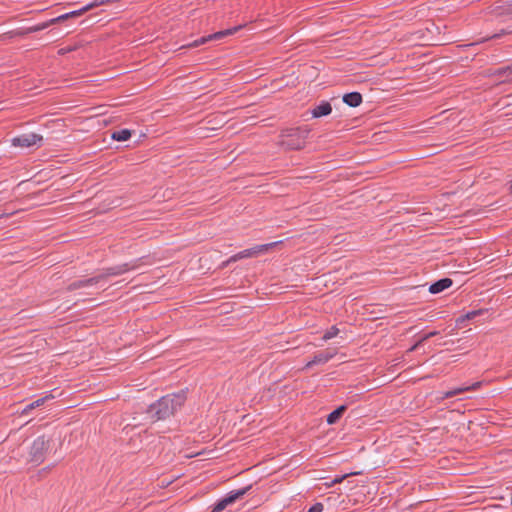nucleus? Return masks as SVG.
I'll return each mask as SVG.
<instances>
[{
  "label": "nucleus",
  "instance_id": "1",
  "mask_svg": "<svg viewBox=\"0 0 512 512\" xmlns=\"http://www.w3.org/2000/svg\"><path fill=\"white\" fill-rule=\"evenodd\" d=\"M187 400V389L162 396L150 404L145 413L151 422L164 421L182 409Z\"/></svg>",
  "mask_w": 512,
  "mask_h": 512
},
{
  "label": "nucleus",
  "instance_id": "2",
  "mask_svg": "<svg viewBox=\"0 0 512 512\" xmlns=\"http://www.w3.org/2000/svg\"><path fill=\"white\" fill-rule=\"evenodd\" d=\"M310 133L307 127L287 128L281 131L280 144L288 150H301L306 144V139Z\"/></svg>",
  "mask_w": 512,
  "mask_h": 512
},
{
  "label": "nucleus",
  "instance_id": "3",
  "mask_svg": "<svg viewBox=\"0 0 512 512\" xmlns=\"http://www.w3.org/2000/svg\"><path fill=\"white\" fill-rule=\"evenodd\" d=\"M50 446L51 440L49 438H46L44 435L37 437L30 447V462L35 463L36 465L41 464L44 461Z\"/></svg>",
  "mask_w": 512,
  "mask_h": 512
},
{
  "label": "nucleus",
  "instance_id": "4",
  "mask_svg": "<svg viewBox=\"0 0 512 512\" xmlns=\"http://www.w3.org/2000/svg\"><path fill=\"white\" fill-rule=\"evenodd\" d=\"M145 257H141L138 259H134L130 262L103 268L101 273L97 275V277H101V281L106 280L110 276H119L128 271L137 269L141 264H143V259Z\"/></svg>",
  "mask_w": 512,
  "mask_h": 512
},
{
  "label": "nucleus",
  "instance_id": "5",
  "mask_svg": "<svg viewBox=\"0 0 512 512\" xmlns=\"http://www.w3.org/2000/svg\"><path fill=\"white\" fill-rule=\"evenodd\" d=\"M244 26H245V24H240V25L234 26L232 28H228V29H225V30H221V31L212 33V34L207 35V36H202L199 39H196L192 43L188 44L187 47L188 48H195V47H198L200 45H204V44H206V43H208V42H210L212 40H222L223 38H225L227 36L234 35L236 32L241 30Z\"/></svg>",
  "mask_w": 512,
  "mask_h": 512
},
{
  "label": "nucleus",
  "instance_id": "6",
  "mask_svg": "<svg viewBox=\"0 0 512 512\" xmlns=\"http://www.w3.org/2000/svg\"><path fill=\"white\" fill-rule=\"evenodd\" d=\"M282 243V241H277L268 244L256 245L252 248L245 249L241 252H238L231 256V261H239L244 258H253L257 257L260 254H264L268 252L270 249L274 248L278 244Z\"/></svg>",
  "mask_w": 512,
  "mask_h": 512
},
{
  "label": "nucleus",
  "instance_id": "7",
  "mask_svg": "<svg viewBox=\"0 0 512 512\" xmlns=\"http://www.w3.org/2000/svg\"><path fill=\"white\" fill-rule=\"evenodd\" d=\"M12 145L15 147L21 148H29L32 146H41L43 142V137L36 133H25L21 134L17 137H14L12 140Z\"/></svg>",
  "mask_w": 512,
  "mask_h": 512
},
{
  "label": "nucleus",
  "instance_id": "8",
  "mask_svg": "<svg viewBox=\"0 0 512 512\" xmlns=\"http://www.w3.org/2000/svg\"><path fill=\"white\" fill-rule=\"evenodd\" d=\"M337 354V350L336 349H326V350H323V351H319L317 352L312 360H310L305 368H310L314 365H318V364H325L327 363L328 361H330L335 355Z\"/></svg>",
  "mask_w": 512,
  "mask_h": 512
},
{
  "label": "nucleus",
  "instance_id": "9",
  "mask_svg": "<svg viewBox=\"0 0 512 512\" xmlns=\"http://www.w3.org/2000/svg\"><path fill=\"white\" fill-rule=\"evenodd\" d=\"M99 282H101V277H97V275H95V276L87 278V279H80V280L73 281L66 287V290L69 292H72L77 289H81V288H85L88 286L98 284Z\"/></svg>",
  "mask_w": 512,
  "mask_h": 512
},
{
  "label": "nucleus",
  "instance_id": "10",
  "mask_svg": "<svg viewBox=\"0 0 512 512\" xmlns=\"http://www.w3.org/2000/svg\"><path fill=\"white\" fill-rule=\"evenodd\" d=\"M251 488L252 486L248 485L238 490H232L222 498L226 502L227 506H230L234 504L236 501L241 500L249 492Z\"/></svg>",
  "mask_w": 512,
  "mask_h": 512
},
{
  "label": "nucleus",
  "instance_id": "11",
  "mask_svg": "<svg viewBox=\"0 0 512 512\" xmlns=\"http://www.w3.org/2000/svg\"><path fill=\"white\" fill-rule=\"evenodd\" d=\"M53 398L54 396L52 394H47L46 396L38 398L37 400L27 404L21 411H18V413L21 416H28L34 409L43 406L49 399Z\"/></svg>",
  "mask_w": 512,
  "mask_h": 512
},
{
  "label": "nucleus",
  "instance_id": "12",
  "mask_svg": "<svg viewBox=\"0 0 512 512\" xmlns=\"http://www.w3.org/2000/svg\"><path fill=\"white\" fill-rule=\"evenodd\" d=\"M332 112V105L328 101H321L313 109H311V115L313 118H321L328 116Z\"/></svg>",
  "mask_w": 512,
  "mask_h": 512
},
{
  "label": "nucleus",
  "instance_id": "13",
  "mask_svg": "<svg viewBox=\"0 0 512 512\" xmlns=\"http://www.w3.org/2000/svg\"><path fill=\"white\" fill-rule=\"evenodd\" d=\"M453 284V280L448 277L441 278L435 282H433L429 287V292L431 294H438L443 292L444 290L450 288Z\"/></svg>",
  "mask_w": 512,
  "mask_h": 512
},
{
  "label": "nucleus",
  "instance_id": "14",
  "mask_svg": "<svg viewBox=\"0 0 512 512\" xmlns=\"http://www.w3.org/2000/svg\"><path fill=\"white\" fill-rule=\"evenodd\" d=\"M480 386H481V382H475V383H473L470 386L455 388V389H452V390H449V391L445 392L443 394V396L441 397V399L443 400V399L452 398V397H455V396L460 395V394H462L464 392H467V391H475Z\"/></svg>",
  "mask_w": 512,
  "mask_h": 512
},
{
  "label": "nucleus",
  "instance_id": "15",
  "mask_svg": "<svg viewBox=\"0 0 512 512\" xmlns=\"http://www.w3.org/2000/svg\"><path fill=\"white\" fill-rule=\"evenodd\" d=\"M343 102L350 107H358L362 103V95L359 92L345 93L342 98Z\"/></svg>",
  "mask_w": 512,
  "mask_h": 512
},
{
  "label": "nucleus",
  "instance_id": "16",
  "mask_svg": "<svg viewBox=\"0 0 512 512\" xmlns=\"http://www.w3.org/2000/svg\"><path fill=\"white\" fill-rule=\"evenodd\" d=\"M347 405H340L327 415L326 421L329 425L336 424L347 411Z\"/></svg>",
  "mask_w": 512,
  "mask_h": 512
},
{
  "label": "nucleus",
  "instance_id": "17",
  "mask_svg": "<svg viewBox=\"0 0 512 512\" xmlns=\"http://www.w3.org/2000/svg\"><path fill=\"white\" fill-rule=\"evenodd\" d=\"M487 311H488L487 309H478V310L469 311L465 315H462L459 318H457L456 324L458 326H461L465 321L473 320L476 317L483 315L484 313H487Z\"/></svg>",
  "mask_w": 512,
  "mask_h": 512
},
{
  "label": "nucleus",
  "instance_id": "18",
  "mask_svg": "<svg viewBox=\"0 0 512 512\" xmlns=\"http://www.w3.org/2000/svg\"><path fill=\"white\" fill-rule=\"evenodd\" d=\"M133 131L130 129H121L112 132L111 138L115 141L122 142L131 138Z\"/></svg>",
  "mask_w": 512,
  "mask_h": 512
},
{
  "label": "nucleus",
  "instance_id": "19",
  "mask_svg": "<svg viewBox=\"0 0 512 512\" xmlns=\"http://www.w3.org/2000/svg\"><path fill=\"white\" fill-rule=\"evenodd\" d=\"M492 75L497 76L499 78H508L512 76V65L497 68L494 70Z\"/></svg>",
  "mask_w": 512,
  "mask_h": 512
},
{
  "label": "nucleus",
  "instance_id": "20",
  "mask_svg": "<svg viewBox=\"0 0 512 512\" xmlns=\"http://www.w3.org/2000/svg\"><path fill=\"white\" fill-rule=\"evenodd\" d=\"M35 32H39L37 25L27 27V28H17V29H15L14 35H16V37H25L26 35L35 33Z\"/></svg>",
  "mask_w": 512,
  "mask_h": 512
},
{
  "label": "nucleus",
  "instance_id": "21",
  "mask_svg": "<svg viewBox=\"0 0 512 512\" xmlns=\"http://www.w3.org/2000/svg\"><path fill=\"white\" fill-rule=\"evenodd\" d=\"M59 23H62V20H60V15L55 18L49 19L48 21L39 23V24H37V26H38L39 31H42L52 25L59 24Z\"/></svg>",
  "mask_w": 512,
  "mask_h": 512
},
{
  "label": "nucleus",
  "instance_id": "22",
  "mask_svg": "<svg viewBox=\"0 0 512 512\" xmlns=\"http://www.w3.org/2000/svg\"><path fill=\"white\" fill-rule=\"evenodd\" d=\"M339 334V329L336 326H331L323 335L322 339L328 341Z\"/></svg>",
  "mask_w": 512,
  "mask_h": 512
},
{
  "label": "nucleus",
  "instance_id": "23",
  "mask_svg": "<svg viewBox=\"0 0 512 512\" xmlns=\"http://www.w3.org/2000/svg\"><path fill=\"white\" fill-rule=\"evenodd\" d=\"M80 16H81V12L79 11V9H77V10H73V11H70V12L60 15V20H62V22H64L66 20L75 19Z\"/></svg>",
  "mask_w": 512,
  "mask_h": 512
},
{
  "label": "nucleus",
  "instance_id": "24",
  "mask_svg": "<svg viewBox=\"0 0 512 512\" xmlns=\"http://www.w3.org/2000/svg\"><path fill=\"white\" fill-rule=\"evenodd\" d=\"M228 506L223 498L217 500L215 504L212 506L211 512H222L224 509H226Z\"/></svg>",
  "mask_w": 512,
  "mask_h": 512
},
{
  "label": "nucleus",
  "instance_id": "25",
  "mask_svg": "<svg viewBox=\"0 0 512 512\" xmlns=\"http://www.w3.org/2000/svg\"><path fill=\"white\" fill-rule=\"evenodd\" d=\"M324 509V505L321 502H316L313 504L307 512H322Z\"/></svg>",
  "mask_w": 512,
  "mask_h": 512
},
{
  "label": "nucleus",
  "instance_id": "26",
  "mask_svg": "<svg viewBox=\"0 0 512 512\" xmlns=\"http://www.w3.org/2000/svg\"><path fill=\"white\" fill-rule=\"evenodd\" d=\"M512 33V25L507 26L505 29H502L500 33L494 34L492 38H499L502 35H508Z\"/></svg>",
  "mask_w": 512,
  "mask_h": 512
},
{
  "label": "nucleus",
  "instance_id": "27",
  "mask_svg": "<svg viewBox=\"0 0 512 512\" xmlns=\"http://www.w3.org/2000/svg\"><path fill=\"white\" fill-rule=\"evenodd\" d=\"M14 33H15V29L11 30V31H8V32H5V33L0 35V40L5 41L7 39L15 38L16 35H14Z\"/></svg>",
  "mask_w": 512,
  "mask_h": 512
},
{
  "label": "nucleus",
  "instance_id": "28",
  "mask_svg": "<svg viewBox=\"0 0 512 512\" xmlns=\"http://www.w3.org/2000/svg\"><path fill=\"white\" fill-rule=\"evenodd\" d=\"M95 8H97V7H96V6H94V3H93V2H91V3H89V4L85 5V6H83L82 8H80V9H79V11L81 12V16H82V15H83V14H85L86 12L91 11V10H93V9H95Z\"/></svg>",
  "mask_w": 512,
  "mask_h": 512
},
{
  "label": "nucleus",
  "instance_id": "29",
  "mask_svg": "<svg viewBox=\"0 0 512 512\" xmlns=\"http://www.w3.org/2000/svg\"><path fill=\"white\" fill-rule=\"evenodd\" d=\"M357 473H351V475H356ZM350 476V474H345V475H342V476H339V477H336L332 483L333 484H336V483H340L342 482L346 477Z\"/></svg>",
  "mask_w": 512,
  "mask_h": 512
},
{
  "label": "nucleus",
  "instance_id": "30",
  "mask_svg": "<svg viewBox=\"0 0 512 512\" xmlns=\"http://www.w3.org/2000/svg\"><path fill=\"white\" fill-rule=\"evenodd\" d=\"M503 14L512 15V2L505 7Z\"/></svg>",
  "mask_w": 512,
  "mask_h": 512
},
{
  "label": "nucleus",
  "instance_id": "31",
  "mask_svg": "<svg viewBox=\"0 0 512 512\" xmlns=\"http://www.w3.org/2000/svg\"><path fill=\"white\" fill-rule=\"evenodd\" d=\"M428 339H430V337H428V333L423 335L419 340H418V345H423Z\"/></svg>",
  "mask_w": 512,
  "mask_h": 512
},
{
  "label": "nucleus",
  "instance_id": "32",
  "mask_svg": "<svg viewBox=\"0 0 512 512\" xmlns=\"http://www.w3.org/2000/svg\"><path fill=\"white\" fill-rule=\"evenodd\" d=\"M235 261H231V257L229 259H227L226 261L222 262L221 265H220V268L221 269H224L226 268L230 263H234Z\"/></svg>",
  "mask_w": 512,
  "mask_h": 512
},
{
  "label": "nucleus",
  "instance_id": "33",
  "mask_svg": "<svg viewBox=\"0 0 512 512\" xmlns=\"http://www.w3.org/2000/svg\"><path fill=\"white\" fill-rule=\"evenodd\" d=\"M422 345H418V341L408 350L410 352L417 350Z\"/></svg>",
  "mask_w": 512,
  "mask_h": 512
},
{
  "label": "nucleus",
  "instance_id": "34",
  "mask_svg": "<svg viewBox=\"0 0 512 512\" xmlns=\"http://www.w3.org/2000/svg\"><path fill=\"white\" fill-rule=\"evenodd\" d=\"M439 335V331H431L428 333V337L432 338Z\"/></svg>",
  "mask_w": 512,
  "mask_h": 512
},
{
  "label": "nucleus",
  "instance_id": "35",
  "mask_svg": "<svg viewBox=\"0 0 512 512\" xmlns=\"http://www.w3.org/2000/svg\"><path fill=\"white\" fill-rule=\"evenodd\" d=\"M9 215H10V214H5V213L0 214V219H1L2 217H8Z\"/></svg>",
  "mask_w": 512,
  "mask_h": 512
},
{
  "label": "nucleus",
  "instance_id": "36",
  "mask_svg": "<svg viewBox=\"0 0 512 512\" xmlns=\"http://www.w3.org/2000/svg\"><path fill=\"white\" fill-rule=\"evenodd\" d=\"M509 193L512 195V182H511V185L509 187Z\"/></svg>",
  "mask_w": 512,
  "mask_h": 512
},
{
  "label": "nucleus",
  "instance_id": "37",
  "mask_svg": "<svg viewBox=\"0 0 512 512\" xmlns=\"http://www.w3.org/2000/svg\"><path fill=\"white\" fill-rule=\"evenodd\" d=\"M48 469H49V468H43V470H42V471H43V472H46V471H48Z\"/></svg>",
  "mask_w": 512,
  "mask_h": 512
}]
</instances>
